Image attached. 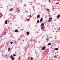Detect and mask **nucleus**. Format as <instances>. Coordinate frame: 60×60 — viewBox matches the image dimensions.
I'll use <instances>...</instances> for the list:
<instances>
[{
  "label": "nucleus",
  "instance_id": "1",
  "mask_svg": "<svg viewBox=\"0 0 60 60\" xmlns=\"http://www.w3.org/2000/svg\"><path fill=\"white\" fill-rule=\"evenodd\" d=\"M10 58H11L12 60H14L15 59V58L13 57L12 55H11L10 56Z\"/></svg>",
  "mask_w": 60,
  "mask_h": 60
},
{
  "label": "nucleus",
  "instance_id": "2",
  "mask_svg": "<svg viewBox=\"0 0 60 60\" xmlns=\"http://www.w3.org/2000/svg\"><path fill=\"white\" fill-rule=\"evenodd\" d=\"M46 47L45 46H43L42 48V50H45V49Z\"/></svg>",
  "mask_w": 60,
  "mask_h": 60
},
{
  "label": "nucleus",
  "instance_id": "3",
  "mask_svg": "<svg viewBox=\"0 0 60 60\" xmlns=\"http://www.w3.org/2000/svg\"><path fill=\"white\" fill-rule=\"evenodd\" d=\"M58 50V48H55L54 49L55 50Z\"/></svg>",
  "mask_w": 60,
  "mask_h": 60
},
{
  "label": "nucleus",
  "instance_id": "4",
  "mask_svg": "<svg viewBox=\"0 0 60 60\" xmlns=\"http://www.w3.org/2000/svg\"><path fill=\"white\" fill-rule=\"evenodd\" d=\"M60 17V15H58V16H57V19H58Z\"/></svg>",
  "mask_w": 60,
  "mask_h": 60
},
{
  "label": "nucleus",
  "instance_id": "5",
  "mask_svg": "<svg viewBox=\"0 0 60 60\" xmlns=\"http://www.w3.org/2000/svg\"><path fill=\"white\" fill-rule=\"evenodd\" d=\"M40 22H42V18H41L40 20Z\"/></svg>",
  "mask_w": 60,
  "mask_h": 60
},
{
  "label": "nucleus",
  "instance_id": "6",
  "mask_svg": "<svg viewBox=\"0 0 60 60\" xmlns=\"http://www.w3.org/2000/svg\"><path fill=\"white\" fill-rule=\"evenodd\" d=\"M12 11V9H10L9 10L10 11Z\"/></svg>",
  "mask_w": 60,
  "mask_h": 60
},
{
  "label": "nucleus",
  "instance_id": "7",
  "mask_svg": "<svg viewBox=\"0 0 60 60\" xmlns=\"http://www.w3.org/2000/svg\"><path fill=\"white\" fill-rule=\"evenodd\" d=\"M27 35H29V32H27Z\"/></svg>",
  "mask_w": 60,
  "mask_h": 60
},
{
  "label": "nucleus",
  "instance_id": "8",
  "mask_svg": "<svg viewBox=\"0 0 60 60\" xmlns=\"http://www.w3.org/2000/svg\"><path fill=\"white\" fill-rule=\"evenodd\" d=\"M5 24H7L8 23L7 22V20H6L5 22Z\"/></svg>",
  "mask_w": 60,
  "mask_h": 60
},
{
  "label": "nucleus",
  "instance_id": "9",
  "mask_svg": "<svg viewBox=\"0 0 60 60\" xmlns=\"http://www.w3.org/2000/svg\"><path fill=\"white\" fill-rule=\"evenodd\" d=\"M41 26H44V23H42L41 24Z\"/></svg>",
  "mask_w": 60,
  "mask_h": 60
},
{
  "label": "nucleus",
  "instance_id": "10",
  "mask_svg": "<svg viewBox=\"0 0 60 60\" xmlns=\"http://www.w3.org/2000/svg\"><path fill=\"white\" fill-rule=\"evenodd\" d=\"M59 2H58V3H56L55 4H59Z\"/></svg>",
  "mask_w": 60,
  "mask_h": 60
},
{
  "label": "nucleus",
  "instance_id": "11",
  "mask_svg": "<svg viewBox=\"0 0 60 60\" xmlns=\"http://www.w3.org/2000/svg\"><path fill=\"white\" fill-rule=\"evenodd\" d=\"M48 45H51V43H49L48 44Z\"/></svg>",
  "mask_w": 60,
  "mask_h": 60
},
{
  "label": "nucleus",
  "instance_id": "12",
  "mask_svg": "<svg viewBox=\"0 0 60 60\" xmlns=\"http://www.w3.org/2000/svg\"><path fill=\"white\" fill-rule=\"evenodd\" d=\"M18 30H15V32H18Z\"/></svg>",
  "mask_w": 60,
  "mask_h": 60
},
{
  "label": "nucleus",
  "instance_id": "13",
  "mask_svg": "<svg viewBox=\"0 0 60 60\" xmlns=\"http://www.w3.org/2000/svg\"><path fill=\"white\" fill-rule=\"evenodd\" d=\"M40 17V15H38L37 16V18H39Z\"/></svg>",
  "mask_w": 60,
  "mask_h": 60
},
{
  "label": "nucleus",
  "instance_id": "14",
  "mask_svg": "<svg viewBox=\"0 0 60 60\" xmlns=\"http://www.w3.org/2000/svg\"><path fill=\"white\" fill-rule=\"evenodd\" d=\"M10 48H9L8 49V51H10Z\"/></svg>",
  "mask_w": 60,
  "mask_h": 60
},
{
  "label": "nucleus",
  "instance_id": "15",
  "mask_svg": "<svg viewBox=\"0 0 60 60\" xmlns=\"http://www.w3.org/2000/svg\"><path fill=\"white\" fill-rule=\"evenodd\" d=\"M49 38H47L46 39V40L47 41H49Z\"/></svg>",
  "mask_w": 60,
  "mask_h": 60
},
{
  "label": "nucleus",
  "instance_id": "16",
  "mask_svg": "<svg viewBox=\"0 0 60 60\" xmlns=\"http://www.w3.org/2000/svg\"><path fill=\"white\" fill-rule=\"evenodd\" d=\"M37 22H38V23H39V22H40V21H39V20H38V21H37Z\"/></svg>",
  "mask_w": 60,
  "mask_h": 60
},
{
  "label": "nucleus",
  "instance_id": "17",
  "mask_svg": "<svg viewBox=\"0 0 60 60\" xmlns=\"http://www.w3.org/2000/svg\"><path fill=\"white\" fill-rule=\"evenodd\" d=\"M13 43V42H10L11 44H12V43Z\"/></svg>",
  "mask_w": 60,
  "mask_h": 60
},
{
  "label": "nucleus",
  "instance_id": "18",
  "mask_svg": "<svg viewBox=\"0 0 60 60\" xmlns=\"http://www.w3.org/2000/svg\"><path fill=\"white\" fill-rule=\"evenodd\" d=\"M44 27L43 26L41 27V29H42V28H44Z\"/></svg>",
  "mask_w": 60,
  "mask_h": 60
},
{
  "label": "nucleus",
  "instance_id": "19",
  "mask_svg": "<svg viewBox=\"0 0 60 60\" xmlns=\"http://www.w3.org/2000/svg\"><path fill=\"white\" fill-rule=\"evenodd\" d=\"M52 19V18L51 17V18H49V19L50 20V19Z\"/></svg>",
  "mask_w": 60,
  "mask_h": 60
},
{
  "label": "nucleus",
  "instance_id": "20",
  "mask_svg": "<svg viewBox=\"0 0 60 60\" xmlns=\"http://www.w3.org/2000/svg\"><path fill=\"white\" fill-rule=\"evenodd\" d=\"M13 56H15V54H14L13 55Z\"/></svg>",
  "mask_w": 60,
  "mask_h": 60
},
{
  "label": "nucleus",
  "instance_id": "21",
  "mask_svg": "<svg viewBox=\"0 0 60 60\" xmlns=\"http://www.w3.org/2000/svg\"><path fill=\"white\" fill-rule=\"evenodd\" d=\"M33 58L32 57H31V60H33Z\"/></svg>",
  "mask_w": 60,
  "mask_h": 60
},
{
  "label": "nucleus",
  "instance_id": "22",
  "mask_svg": "<svg viewBox=\"0 0 60 60\" xmlns=\"http://www.w3.org/2000/svg\"><path fill=\"white\" fill-rule=\"evenodd\" d=\"M48 21H49L50 22V21H51V20H48Z\"/></svg>",
  "mask_w": 60,
  "mask_h": 60
},
{
  "label": "nucleus",
  "instance_id": "23",
  "mask_svg": "<svg viewBox=\"0 0 60 60\" xmlns=\"http://www.w3.org/2000/svg\"><path fill=\"white\" fill-rule=\"evenodd\" d=\"M30 58V57H29L28 58V59H29V58Z\"/></svg>",
  "mask_w": 60,
  "mask_h": 60
},
{
  "label": "nucleus",
  "instance_id": "24",
  "mask_svg": "<svg viewBox=\"0 0 60 60\" xmlns=\"http://www.w3.org/2000/svg\"><path fill=\"white\" fill-rule=\"evenodd\" d=\"M27 20L28 21V20H29V19H27Z\"/></svg>",
  "mask_w": 60,
  "mask_h": 60
},
{
  "label": "nucleus",
  "instance_id": "25",
  "mask_svg": "<svg viewBox=\"0 0 60 60\" xmlns=\"http://www.w3.org/2000/svg\"><path fill=\"white\" fill-rule=\"evenodd\" d=\"M55 57H56V58L57 57H56V56H55Z\"/></svg>",
  "mask_w": 60,
  "mask_h": 60
},
{
  "label": "nucleus",
  "instance_id": "26",
  "mask_svg": "<svg viewBox=\"0 0 60 60\" xmlns=\"http://www.w3.org/2000/svg\"><path fill=\"white\" fill-rule=\"evenodd\" d=\"M47 10L48 11H49V9H47Z\"/></svg>",
  "mask_w": 60,
  "mask_h": 60
},
{
  "label": "nucleus",
  "instance_id": "27",
  "mask_svg": "<svg viewBox=\"0 0 60 60\" xmlns=\"http://www.w3.org/2000/svg\"><path fill=\"white\" fill-rule=\"evenodd\" d=\"M18 11H19V10H18Z\"/></svg>",
  "mask_w": 60,
  "mask_h": 60
},
{
  "label": "nucleus",
  "instance_id": "28",
  "mask_svg": "<svg viewBox=\"0 0 60 60\" xmlns=\"http://www.w3.org/2000/svg\"><path fill=\"white\" fill-rule=\"evenodd\" d=\"M49 2H50V0H49Z\"/></svg>",
  "mask_w": 60,
  "mask_h": 60
},
{
  "label": "nucleus",
  "instance_id": "29",
  "mask_svg": "<svg viewBox=\"0 0 60 60\" xmlns=\"http://www.w3.org/2000/svg\"><path fill=\"white\" fill-rule=\"evenodd\" d=\"M30 17H32V16L31 15H30Z\"/></svg>",
  "mask_w": 60,
  "mask_h": 60
},
{
  "label": "nucleus",
  "instance_id": "30",
  "mask_svg": "<svg viewBox=\"0 0 60 60\" xmlns=\"http://www.w3.org/2000/svg\"><path fill=\"white\" fill-rule=\"evenodd\" d=\"M20 58H21L20 57H19V59H20Z\"/></svg>",
  "mask_w": 60,
  "mask_h": 60
},
{
  "label": "nucleus",
  "instance_id": "31",
  "mask_svg": "<svg viewBox=\"0 0 60 60\" xmlns=\"http://www.w3.org/2000/svg\"><path fill=\"white\" fill-rule=\"evenodd\" d=\"M5 33H6V32H5Z\"/></svg>",
  "mask_w": 60,
  "mask_h": 60
},
{
  "label": "nucleus",
  "instance_id": "32",
  "mask_svg": "<svg viewBox=\"0 0 60 60\" xmlns=\"http://www.w3.org/2000/svg\"><path fill=\"white\" fill-rule=\"evenodd\" d=\"M59 29H60V28Z\"/></svg>",
  "mask_w": 60,
  "mask_h": 60
},
{
  "label": "nucleus",
  "instance_id": "33",
  "mask_svg": "<svg viewBox=\"0 0 60 60\" xmlns=\"http://www.w3.org/2000/svg\"><path fill=\"white\" fill-rule=\"evenodd\" d=\"M16 56V55H15V56Z\"/></svg>",
  "mask_w": 60,
  "mask_h": 60
}]
</instances>
